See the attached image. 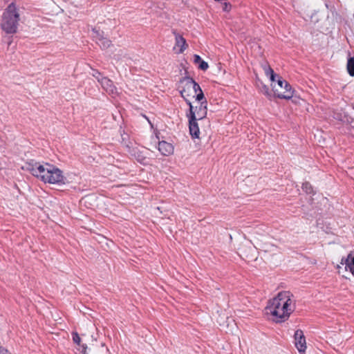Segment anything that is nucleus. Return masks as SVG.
Listing matches in <instances>:
<instances>
[{
    "label": "nucleus",
    "instance_id": "3",
    "mask_svg": "<svg viewBox=\"0 0 354 354\" xmlns=\"http://www.w3.org/2000/svg\"><path fill=\"white\" fill-rule=\"evenodd\" d=\"M181 97L187 104L191 102L190 99L196 98L197 102H201L205 98L200 86L191 77H185L180 80L178 86Z\"/></svg>",
    "mask_w": 354,
    "mask_h": 354
},
{
    "label": "nucleus",
    "instance_id": "2",
    "mask_svg": "<svg viewBox=\"0 0 354 354\" xmlns=\"http://www.w3.org/2000/svg\"><path fill=\"white\" fill-rule=\"evenodd\" d=\"M26 169L44 183L50 184L65 183L66 178L64 176L62 171L53 165L49 164L42 165L38 162L31 161L26 162Z\"/></svg>",
    "mask_w": 354,
    "mask_h": 354
},
{
    "label": "nucleus",
    "instance_id": "19",
    "mask_svg": "<svg viewBox=\"0 0 354 354\" xmlns=\"http://www.w3.org/2000/svg\"><path fill=\"white\" fill-rule=\"evenodd\" d=\"M99 45L103 48H108L111 45V41L106 39H101Z\"/></svg>",
    "mask_w": 354,
    "mask_h": 354
},
{
    "label": "nucleus",
    "instance_id": "7",
    "mask_svg": "<svg viewBox=\"0 0 354 354\" xmlns=\"http://www.w3.org/2000/svg\"><path fill=\"white\" fill-rule=\"evenodd\" d=\"M82 352L83 354H109V350L105 344L94 340V343L88 347L85 344L82 346Z\"/></svg>",
    "mask_w": 354,
    "mask_h": 354
},
{
    "label": "nucleus",
    "instance_id": "12",
    "mask_svg": "<svg viewBox=\"0 0 354 354\" xmlns=\"http://www.w3.org/2000/svg\"><path fill=\"white\" fill-rule=\"evenodd\" d=\"M189 119V128L190 135L193 138H199L200 131L198 127V124L197 121L198 120H195L193 118Z\"/></svg>",
    "mask_w": 354,
    "mask_h": 354
},
{
    "label": "nucleus",
    "instance_id": "5",
    "mask_svg": "<svg viewBox=\"0 0 354 354\" xmlns=\"http://www.w3.org/2000/svg\"><path fill=\"white\" fill-rule=\"evenodd\" d=\"M274 95L281 99H290L292 97L293 92L291 86L283 80L281 77H278L276 83L271 84Z\"/></svg>",
    "mask_w": 354,
    "mask_h": 354
},
{
    "label": "nucleus",
    "instance_id": "16",
    "mask_svg": "<svg viewBox=\"0 0 354 354\" xmlns=\"http://www.w3.org/2000/svg\"><path fill=\"white\" fill-rule=\"evenodd\" d=\"M302 189L304 192H306L307 194H311L313 192V189L312 185L308 182L303 183Z\"/></svg>",
    "mask_w": 354,
    "mask_h": 354
},
{
    "label": "nucleus",
    "instance_id": "20",
    "mask_svg": "<svg viewBox=\"0 0 354 354\" xmlns=\"http://www.w3.org/2000/svg\"><path fill=\"white\" fill-rule=\"evenodd\" d=\"M208 67H209L208 64L203 60H202L198 64V68L203 71H206L208 68Z\"/></svg>",
    "mask_w": 354,
    "mask_h": 354
},
{
    "label": "nucleus",
    "instance_id": "15",
    "mask_svg": "<svg viewBox=\"0 0 354 354\" xmlns=\"http://www.w3.org/2000/svg\"><path fill=\"white\" fill-rule=\"evenodd\" d=\"M347 70L351 76H354V57L348 59L347 62Z\"/></svg>",
    "mask_w": 354,
    "mask_h": 354
},
{
    "label": "nucleus",
    "instance_id": "25",
    "mask_svg": "<svg viewBox=\"0 0 354 354\" xmlns=\"http://www.w3.org/2000/svg\"><path fill=\"white\" fill-rule=\"evenodd\" d=\"M147 120H148L149 123L151 124V126L153 127L152 124L151 123V121H149V119H147Z\"/></svg>",
    "mask_w": 354,
    "mask_h": 354
},
{
    "label": "nucleus",
    "instance_id": "1",
    "mask_svg": "<svg viewBox=\"0 0 354 354\" xmlns=\"http://www.w3.org/2000/svg\"><path fill=\"white\" fill-rule=\"evenodd\" d=\"M295 309V299L293 295L289 291H282L268 301L265 313L270 316L273 322L278 323L287 320Z\"/></svg>",
    "mask_w": 354,
    "mask_h": 354
},
{
    "label": "nucleus",
    "instance_id": "4",
    "mask_svg": "<svg viewBox=\"0 0 354 354\" xmlns=\"http://www.w3.org/2000/svg\"><path fill=\"white\" fill-rule=\"evenodd\" d=\"M19 20V14L14 3L8 5L3 12L1 21V29L8 34L16 32Z\"/></svg>",
    "mask_w": 354,
    "mask_h": 354
},
{
    "label": "nucleus",
    "instance_id": "6",
    "mask_svg": "<svg viewBox=\"0 0 354 354\" xmlns=\"http://www.w3.org/2000/svg\"><path fill=\"white\" fill-rule=\"evenodd\" d=\"M204 100L200 102V104L194 106L192 102H188L189 106V113L187 114L188 118H193L195 120H201L204 119L207 113V102L204 98ZM199 103V102H198Z\"/></svg>",
    "mask_w": 354,
    "mask_h": 354
},
{
    "label": "nucleus",
    "instance_id": "13",
    "mask_svg": "<svg viewBox=\"0 0 354 354\" xmlns=\"http://www.w3.org/2000/svg\"><path fill=\"white\" fill-rule=\"evenodd\" d=\"M341 264H344L345 269L349 270L354 276V256L353 257L351 254H349L345 259H342Z\"/></svg>",
    "mask_w": 354,
    "mask_h": 354
},
{
    "label": "nucleus",
    "instance_id": "10",
    "mask_svg": "<svg viewBox=\"0 0 354 354\" xmlns=\"http://www.w3.org/2000/svg\"><path fill=\"white\" fill-rule=\"evenodd\" d=\"M176 44L174 46V50H176L178 53H182L183 51L187 48V44L185 39L180 35H176Z\"/></svg>",
    "mask_w": 354,
    "mask_h": 354
},
{
    "label": "nucleus",
    "instance_id": "21",
    "mask_svg": "<svg viewBox=\"0 0 354 354\" xmlns=\"http://www.w3.org/2000/svg\"><path fill=\"white\" fill-rule=\"evenodd\" d=\"M231 4L227 2L223 3V10L225 12H229L231 9Z\"/></svg>",
    "mask_w": 354,
    "mask_h": 354
},
{
    "label": "nucleus",
    "instance_id": "9",
    "mask_svg": "<svg viewBox=\"0 0 354 354\" xmlns=\"http://www.w3.org/2000/svg\"><path fill=\"white\" fill-rule=\"evenodd\" d=\"M295 346L299 353H304L306 349V342L301 330H297L295 333Z\"/></svg>",
    "mask_w": 354,
    "mask_h": 354
},
{
    "label": "nucleus",
    "instance_id": "8",
    "mask_svg": "<svg viewBox=\"0 0 354 354\" xmlns=\"http://www.w3.org/2000/svg\"><path fill=\"white\" fill-rule=\"evenodd\" d=\"M97 80L101 84L102 87L106 93L113 96L118 95V90L113 85L112 81L107 77H97Z\"/></svg>",
    "mask_w": 354,
    "mask_h": 354
},
{
    "label": "nucleus",
    "instance_id": "22",
    "mask_svg": "<svg viewBox=\"0 0 354 354\" xmlns=\"http://www.w3.org/2000/svg\"><path fill=\"white\" fill-rule=\"evenodd\" d=\"M202 61L201 57L198 55H194V62L195 64H199Z\"/></svg>",
    "mask_w": 354,
    "mask_h": 354
},
{
    "label": "nucleus",
    "instance_id": "24",
    "mask_svg": "<svg viewBox=\"0 0 354 354\" xmlns=\"http://www.w3.org/2000/svg\"><path fill=\"white\" fill-rule=\"evenodd\" d=\"M93 76L95 77L97 79V77H100V78L102 77L101 74L98 71H95L94 73H93Z\"/></svg>",
    "mask_w": 354,
    "mask_h": 354
},
{
    "label": "nucleus",
    "instance_id": "14",
    "mask_svg": "<svg viewBox=\"0 0 354 354\" xmlns=\"http://www.w3.org/2000/svg\"><path fill=\"white\" fill-rule=\"evenodd\" d=\"M265 73L266 75L270 76V81L272 82V84L276 83V77H279L277 75H276L273 70L268 66L265 67Z\"/></svg>",
    "mask_w": 354,
    "mask_h": 354
},
{
    "label": "nucleus",
    "instance_id": "17",
    "mask_svg": "<svg viewBox=\"0 0 354 354\" xmlns=\"http://www.w3.org/2000/svg\"><path fill=\"white\" fill-rule=\"evenodd\" d=\"M72 336H73V340L74 343L77 344L80 346L79 350L82 349V345L80 344L81 338L79 336L78 333L76 332H73L72 333Z\"/></svg>",
    "mask_w": 354,
    "mask_h": 354
},
{
    "label": "nucleus",
    "instance_id": "11",
    "mask_svg": "<svg viewBox=\"0 0 354 354\" xmlns=\"http://www.w3.org/2000/svg\"><path fill=\"white\" fill-rule=\"evenodd\" d=\"M158 150L163 156H169L174 153V147L171 144L165 141L158 143Z\"/></svg>",
    "mask_w": 354,
    "mask_h": 354
},
{
    "label": "nucleus",
    "instance_id": "26",
    "mask_svg": "<svg viewBox=\"0 0 354 354\" xmlns=\"http://www.w3.org/2000/svg\"><path fill=\"white\" fill-rule=\"evenodd\" d=\"M266 93L268 94V88H266Z\"/></svg>",
    "mask_w": 354,
    "mask_h": 354
},
{
    "label": "nucleus",
    "instance_id": "23",
    "mask_svg": "<svg viewBox=\"0 0 354 354\" xmlns=\"http://www.w3.org/2000/svg\"><path fill=\"white\" fill-rule=\"evenodd\" d=\"M0 354H10L8 351L0 347Z\"/></svg>",
    "mask_w": 354,
    "mask_h": 354
},
{
    "label": "nucleus",
    "instance_id": "18",
    "mask_svg": "<svg viewBox=\"0 0 354 354\" xmlns=\"http://www.w3.org/2000/svg\"><path fill=\"white\" fill-rule=\"evenodd\" d=\"M260 247H261L262 250L266 252H272L273 251L272 248H274V245H269L267 243H262Z\"/></svg>",
    "mask_w": 354,
    "mask_h": 354
}]
</instances>
